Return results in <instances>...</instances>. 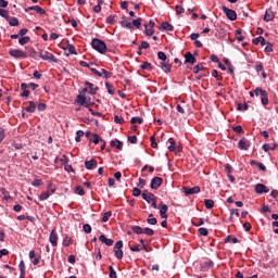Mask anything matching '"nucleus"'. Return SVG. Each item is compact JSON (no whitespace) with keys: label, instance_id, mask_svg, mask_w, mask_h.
I'll return each instance as SVG.
<instances>
[{"label":"nucleus","instance_id":"30","mask_svg":"<svg viewBox=\"0 0 278 278\" xmlns=\"http://www.w3.org/2000/svg\"><path fill=\"white\" fill-rule=\"evenodd\" d=\"M167 142L170 144V146H168V151H170V152H173V151H175V149H177V143L175 142V139H173V138H169L168 140H167Z\"/></svg>","mask_w":278,"mask_h":278},{"label":"nucleus","instance_id":"52","mask_svg":"<svg viewBox=\"0 0 278 278\" xmlns=\"http://www.w3.org/2000/svg\"><path fill=\"white\" fill-rule=\"evenodd\" d=\"M114 23H116V15H110L109 17H106L108 25H114Z\"/></svg>","mask_w":278,"mask_h":278},{"label":"nucleus","instance_id":"10","mask_svg":"<svg viewBox=\"0 0 278 278\" xmlns=\"http://www.w3.org/2000/svg\"><path fill=\"white\" fill-rule=\"evenodd\" d=\"M141 197H142L143 201H147V203H152V201H155V194L149 192L148 190H144L141 193Z\"/></svg>","mask_w":278,"mask_h":278},{"label":"nucleus","instance_id":"2","mask_svg":"<svg viewBox=\"0 0 278 278\" xmlns=\"http://www.w3.org/2000/svg\"><path fill=\"white\" fill-rule=\"evenodd\" d=\"M39 58H41V60H43L45 62H54V64H58V59L49 51L40 50Z\"/></svg>","mask_w":278,"mask_h":278},{"label":"nucleus","instance_id":"41","mask_svg":"<svg viewBox=\"0 0 278 278\" xmlns=\"http://www.w3.org/2000/svg\"><path fill=\"white\" fill-rule=\"evenodd\" d=\"M67 50H68L70 55H77V50L75 49V45L68 43Z\"/></svg>","mask_w":278,"mask_h":278},{"label":"nucleus","instance_id":"32","mask_svg":"<svg viewBox=\"0 0 278 278\" xmlns=\"http://www.w3.org/2000/svg\"><path fill=\"white\" fill-rule=\"evenodd\" d=\"M7 21H9V25H10L11 27H18V18H16V17H10V16H9V18H7Z\"/></svg>","mask_w":278,"mask_h":278},{"label":"nucleus","instance_id":"50","mask_svg":"<svg viewBox=\"0 0 278 278\" xmlns=\"http://www.w3.org/2000/svg\"><path fill=\"white\" fill-rule=\"evenodd\" d=\"M101 74H102V77H104V79H111L112 77V72H108L104 68L101 70Z\"/></svg>","mask_w":278,"mask_h":278},{"label":"nucleus","instance_id":"15","mask_svg":"<svg viewBox=\"0 0 278 278\" xmlns=\"http://www.w3.org/2000/svg\"><path fill=\"white\" fill-rule=\"evenodd\" d=\"M185 62L187 64H197V58H194V55L192 54V52H187L185 54Z\"/></svg>","mask_w":278,"mask_h":278},{"label":"nucleus","instance_id":"49","mask_svg":"<svg viewBox=\"0 0 278 278\" xmlns=\"http://www.w3.org/2000/svg\"><path fill=\"white\" fill-rule=\"evenodd\" d=\"M130 251H132V253H140V251H142V245L140 244L131 245Z\"/></svg>","mask_w":278,"mask_h":278},{"label":"nucleus","instance_id":"57","mask_svg":"<svg viewBox=\"0 0 278 278\" xmlns=\"http://www.w3.org/2000/svg\"><path fill=\"white\" fill-rule=\"evenodd\" d=\"M83 229H84L85 233H92V226H90V224H85L83 226Z\"/></svg>","mask_w":278,"mask_h":278},{"label":"nucleus","instance_id":"26","mask_svg":"<svg viewBox=\"0 0 278 278\" xmlns=\"http://www.w3.org/2000/svg\"><path fill=\"white\" fill-rule=\"evenodd\" d=\"M93 144H99V142H103V139L98 134H92V138L89 139Z\"/></svg>","mask_w":278,"mask_h":278},{"label":"nucleus","instance_id":"40","mask_svg":"<svg viewBox=\"0 0 278 278\" xmlns=\"http://www.w3.org/2000/svg\"><path fill=\"white\" fill-rule=\"evenodd\" d=\"M131 25H132V27L140 29V27L142 26V18L138 17L137 20H134Z\"/></svg>","mask_w":278,"mask_h":278},{"label":"nucleus","instance_id":"18","mask_svg":"<svg viewBox=\"0 0 278 278\" xmlns=\"http://www.w3.org/2000/svg\"><path fill=\"white\" fill-rule=\"evenodd\" d=\"M159 29H163L164 31H175V27L168 22H163Z\"/></svg>","mask_w":278,"mask_h":278},{"label":"nucleus","instance_id":"31","mask_svg":"<svg viewBox=\"0 0 278 278\" xmlns=\"http://www.w3.org/2000/svg\"><path fill=\"white\" fill-rule=\"evenodd\" d=\"M131 231L137 233V236H142V233H144V229H142L140 226H132Z\"/></svg>","mask_w":278,"mask_h":278},{"label":"nucleus","instance_id":"22","mask_svg":"<svg viewBox=\"0 0 278 278\" xmlns=\"http://www.w3.org/2000/svg\"><path fill=\"white\" fill-rule=\"evenodd\" d=\"M111 147L115 148L117 151H123V142L118 139L112 140Z\"/></svg>","mask_w":278,"mask_h":278},{"label":"nucleus","instance_id":"36","mask_svg":"<svg viewBox=\"0 0 278 278\" xmlns=\"http://www.w3.org/2000/svg\"><path fill=\"white\" fill-rule=\"evenodd\" d=\"M131 125H142L144 123V119L142 117H132L130 119Z\"/></svg>","mask_w":278,"mask_h":278},{"label":"nucleus","instance_id":"11","mask_svg":"<svg viewBox=\"0 0 278 278\" xmlns=\"http://www.w3.org/2000/svg\"><path fill=\"white\" fill-rule=\"evenodd\" d=\"M199 192H201V187H199V186H195L192 188H185L186 197H188L190 194H199Z\"/></svg>","mask_w":278,"mask_h":278},{"label":"nucleus","instance_id":"48","mask_svg":"<svg viewBox=\"0 0 278 278\" xmlns=\"http://www.w3.org/2000/svg\"><path fill=\"white\" fill-rule=\"evenodd\" d=\"M84 135H85L84 130H77L75 141L76 142H81V138H84Z\"/></svg>","mask_w":278,"mask_h":278},{"label":"nucleus","instance_id":"47","mask_svg":"<svg viewBox=\"0 0 278 278\" xmlns=\"http://www.w3.org/2000/svg\"><path fill=\"white\" fill-rule=\"evenodd\" d=\"M147 223L149 225H157V218L153 217V214H150L148 219H147Z\"/></svg>","mask_w":278,"mask_h":278},{"label":"nucleus","instance_id":"54","mask_svg":"<svg viewBox=\"0 0 278 278\" xmlns=\"http://www.w3.org/2000/svg\"><path fill=\"white\" fill-rule=\"evenodd\" d=\"M49 197H51V193H49V191H46L39 195V201H47Z\"/></svg>","mask_w":278,"mask_h":278},{"label":"nucleus","instance_id":"27","mask_svg":"<svg viewBox=\"0 0 278 278\" xmlns=\"http://www.w3.org/2000/svg\"><path fill=\"white\" fill-rule=\"evenodd\" d=\"M25 110H26V112H28L29 114H34V112H36V102L29 101V102H28V106H27Z\"/></svg>","mask_w":278,"mask_h":278},{"label":"nucleus","instance_id":"39","mask_svg":"<svg viewBox=\"0 0 278 278\" xmlns=\"http://www.w3.org/2000/svg\"><path fill=\"white\" fill-rule=\"evenodd\" d=\"M161 68L165 72V73H170V65L168 64V62L163 61L161 63Z\"/></svg>","mask_w":278,"mask_h":278},{"label":"nucleus","instance_id":"38","mask_svg":"<svg viewBox=\"0 0 278 278\" xmlns=\"http://www.w3.org/2000/svg\"><path fill=\"white\" fill-rule=\"evenodd\" d=\"M204 205H205L206 210H212V207H214V200L205 199L204 200Z\"/></svg>","mask_w":278,"mask_h":278},{"label":"nucleus","instance_id":"9","mask_svg":"<svg viewBox=\"0 0 278 278\" xmlns=\"http://www.w3.org/2000/svg\"><path fill=\"white\" fill-rule=\"evenodd\" d=\"M238 147L241 151H249L251 148V141H249L247 138H242L239 140Z\"/></svg>","mask_w":278,"mask_h":278},{"label":"nucleus","instance_id":"16","mask_svg":"<svg viewBox=\"0 0 278 278\" xmlns=\"http://www.w3.org/2000/svg\"><path fill=\"white\" fill-rule=\"evenodd\" d=\"M25 88H30V90H36L37 88H40V85L36 84V83H22L21 84V90H25Z\"/></svg>","mask_w":278,"mask_h":278},{"label":"nucleus","instance_id":"28","mask_svg":"<svg viewBox=\"0 0 278 278\" xmlns=\"http://www.w3.org/2000/svg\"><path fill=\"white\" fill-rule=\"evenodd\" d=\"M260 97L262 105H268V92H262Z\"/></svg>","mask_w":278,"mask_h":278},{"label":"nucleus","instance_id":"42","mask_svg":"<svg viewBox=\"0 0 278 278\" xmlns=\"http://www.w3.org/2000/svg\"><path fill=\"white\" fill-rule=\"evenodd\" d=\"M235 34L237 36L238 42H242V40H244V36H242V28L237 29Z\"/></svg>","mask_w":278,"mask_h":278},{"label":"nucleus","instance_id":"13","mask_svg":"<svg viewBox=\"0 0 278 278\" xmlns=\"http://www.w3.org/2000/svg\"><path fill=\"white\" fill-rule=\"evenodd\" d=\"M49 242L52 247H58V232H55V229L50 232Z\"/></svg>","mask_w":278,"mask_h":278},{"label":"nucleus","instance_id":"23","mask_svg":"<svg viewBox=\"0 0 278 278\" xmlns=\"http://www.w3.org/2000/svg\"><path fill=\"white\" fill-rule=\"evenodd\" d=\"M166 212H168V205L161 204V208H160L161 218H168V214H166Z\"/></svg>","mask_w":278,"mask_h":278},{"label":"nucleus","instance_id":"7","mask_svg":"<svg viewBox=\"0 0 278 278\" xmlns=\"http://www.w3.org/2000/svg\"><path fill=\"white\" fill-rule=\"evenodd\" d=\"M162 184H164V179L156 176V177L152 178L151 184H150V188L152 190H157L162 186Z\"/></svg>","mask_w":278,"mask_h":278},{"label":"nucleus","instance_id":"37","mask_svg":"<svg viewBox=\"0 0 278 278\" xmlns=\"http://www.w3.org/2000/svg\"><path fill=\"white\" fill-rule=\"evenodd\" d=\"M224 242H231L232 244H238L239 240L238 238L229 235L227 238L224 240Z\"/></svg>","mask_w":278,"mask_h":278},{"label":"nucleus","instance_id":"3","mask_svg":"<svg viewBox=\"0 0 278 278\" xmlns=\"http://www.w3.org/2000/svg\"><path fill=\"white\" fill-rule=\"evenodd\" d=\"M9 54L11 55V58H14L15 60L27 59V53L25 51L18 50V49L10 50Z\"/></svg>","mask_w":278,"mask_h":278},{"label":"nucleus","instance_id":"55","mask_svg":"<svg viewBox=\"0 0 278 278\" xmlns=\"http://www.w3.org/2000/svg\"><path fill=\"white\" fill-rule=\"evenodd\" d=\"M114 123H116L117 125H123V123H125V118H123V116L115 115Z\"/></svg>","mask_w":278,"mask_h":278},{"label":"nucleus","instance_id":"51","mask_svg":"<svg viewBox=\"0 0 278 278\" xmlns=\"http://www.w3.org/2000/svg\"><path fill=\"white\" fill-rule=\"evenodd\" d=\"M112 216L111 211H108L102 216V223H108L110 220V217Z\"/></svg>","mask_w":278,"mask_h":278},{"label":"nucleus","instance_id":"61","mask_svg":"<svg viewBox=\"0 0 278 278\" xmlns=\"http://www.w3.org/2000/svg\"><path fill=\"white\" fill-rule=\"evenodd\" d=\"M157 58H159V60H161L162 62H166V60H167L166 53H165V52H162V51H160V52L157 53Z\"/></svg>","mask_w":278,"mask_h":278},{"label":"nucleus","instance_id":"53","mask_svg":"<svg viewBox=\"0 0 278 278\" xmlns=\"http://www.w3.org/2000/svg\"><path fill=\"white\" fill-rule=\"evenodd\" d=\"M109 277L110 278H117L118 276L116 275V270H114L113 266H109Z\"/></svg>","mask_w":278,"mask_h":278},{"label":"nucleus","instance_id":"58","mask_svg":"<svg viewBox=\"0 0 278 278\" xmlns=\"http://www.w3.org/2000/svg\"><path fill=\"white\" fill-rule=\"evenodd\" d=\"M237 110L247 112V110H249V104H247V103L240 104V103H239V104L237 105Z\"/></svg>","mask_w":278,"mask_h":278},{"label":"nucleus","instance_id":"63","mask_svg":"<svg viewBox=\"0 0 278 278\" xmlns=\"http://www.w3.org/2000/svg\"><path fill=\"white\" fill-rule=\"evenodd\" d=\"M150 142L152 149H157V141L155 140V136L150 137Z\"/></svg>","mask_w":278,"mask_h":278},{"label":"nucleus","instance_id":"21","mask_svg":"<svg viewBox=\"0 0 278 278\" xmlns=\"http://www.w3.org/2000/svg\"><path fill=\"white\" fill-rule=\"evenodd\" d=\"M85 86L89 88V94H96L99 90V87H94V84L90 81H85Z\"/></svg>","mask_w":278,"mask_h":278},{"label":"nucleus","instance_id":"17","mask_svg":"<svg viewBox=\"0 0 278 278\" xmlns=\"http://www.w3.org/2000/svg\"><path fill=\"white\" fill-rule=\"evenodd\" d=\"M100 242H102V244H105L106 247H112L114 244V240L109 239L108 237H105V235H101L99 237Z\"/></svg>","mask_w":278,"mask_h":278},{"label":"nucleus","instance_id":"20","mask_svg":"<svg viewBox=\"0 0 278 278\" xmlns=\"http://www.w3.org/2000/svg\"><path fill=\"white\" fill-rule=\"evenodd\" d=\"M250 165H251V166H257V168H260V170H263V173H266V165H264V163H262V162L252 160V161L250 162Z\"/></svg>","mask_w":278,"mask_h":278},{"label":"nucleus","instance_id":"24","mask_svg":"<svg viewBox=\"0 0 278 278\" xmlns=\"http://www.w3.org/2000/svg\"><path fill=\"white\" fill-rule=\"evenodd\" d=\"M277 148H278V143H273V146L265 143L262 147L263 151H265L266 153H268V151H276Z\"/></svg>","mask_w":278,"mask_h":278},{"label":"nucleus","instance_id":"35","mask_svg":"<svg viewBox=\"0 0 278 278\" xmlns=\"http://www.w3.org/2000/svg\"><path fill=\"white\" fill-rule=\"evenodd\" d=\"M75 194H78L79 197H84L86 194V191L84 190V187L77 186L74 189Z\"/></svg>","mask_w":278,"mask_h":278},{"label":"nucleus","instance_id":"64","mask_svg":"<svg viewBox=\"0 0 278 278\" xmlns=\"http://www.w3.org/2000/svg\"><path fill=\"white\" fill-rule=\"evenodd\" d=\"M198 233H200V236H208L210 231L207 228H199Z\"/></svg>","mask_w":278,"mask_h":278},{"label":"nucleus","instance_id":"25","mask_svg":"<svg viewBox=\"0 0 278 278\" xmlns=\"http://www.w3.org/2000/svg\"><path fill=\"white\" fill-rule=\"evenodd\" d=\"M253 45H261V47H266V39H264L263 36H260L255 39H253Z\"/></svg>","mask_w":278,"mask_h":278},{"label":"nucleus","instance_id":"4","mask_svg":"<svg viewBox=\"0 0 278 278\" xmlns=\"http://www.w3.org/2000/svg\"><path fill=\"white\" fill-rule=\"evenodd\" d=\"M222 11L224 12V14L227 16V18L229 21H237L238 20V13H236L235 10H231L227 7H222Z\"/></svg>","mask_w":278,"mask_h":278},{"label":"nucleus","instance_id":"62","mask_svg":"<svg viewBox=\"0 0 278 278\" xmlns=\"http://www.w3.org/2000/svg\"><path fill=\"white\" fill-rule=\"evenodd\" d=\"M143 233H146V236H155V231L151 228H144Z\"/></svg>","mask_w":278,"mask_h":278},{"label":"nucleus","instance_id":"44","mask_svg":"<svg viewBox=\"0 0 278 278\" xmlns=\"http://www.w3.org/2000/svg\"><path fill=\"white\" fill-rule=\"evenodd\" d=\"M105 88H106L109 94L114 96L116 93V91L114 90V86H112V84L105 83Z\"/></svg>","mask_w":278,"mask_h":278},{"label":"nucleus","instance_id":"1","mask_svg":"<svg viewBox=\"0 0 278 278\" xmlns=\"http://www.w3.org/2000/svg\"><path fill=\"white\" fill-rule=\"evenodd\" d=\"M91 47L94 49V51H98V53H108V45L99 38H94L91 40Z\"/></svg>","mask_w":278,"mask_h":278},{"label":"nucleus","instance_id":"59","mask_svg":"<svg viewBox=\"0 0 278 278\" xmlns=\"http://www.w3.org/2000/svg\"><path fill=\"white\" fill-rule=\"evenodd\" d=\"M60 162L63 164V166H65L66 164H68V162H71V160L68 159V156H66V154H63L60 159Z\"/></svg>","mask_w":278,"mask_h":278},{"label":"nucleus","instance_id":"14","mask_svg":"<svg viewBox=\"0 0 278 278\" xmlns=\"http://www.w3.org/2000/svg\"><path fill=\"white\" fill-rule=\"evenodd\" d=\"M31 10H34L38 14H47V11L39 5L28 7L27 9H25V12H31Z\"/></svg>","mask_w":278,"mask_h":278},{"label":"nucleus","instance_id":"33","mask_svg":"<svg viewBox=\"0 0 278 278\" xmlns=\"http://www.w3.org/2000/svg\"><path fill=\"white\" fill-rule=\"evenodd\" d=\"M144 26V34L146 36H153V34H155V29L153 27H150V26H147V25H143Z\"/></svg>","mask_w":278,"mask_h":278},{"label":"nucleus","instance_id":"34","mask_svg":"<svg viewBox=\"0 0 278 278\" xmlns=\"http://www.w3.org/2000/svg\"><path fill=\"white\" fill-rule=\"evenodd\" d=\"M141 71H153V65H151V63L149 62H143L140 65Z\"/></svg>","mask_w":278,"mask_h":278},{"label":"nucleus","instance_id":"45","mask_svg":"<svg viewBox=\"0 0 278 278\" xmlns=\"http://www.w3.org/2000/svg\"><path fill=\"white\" fill-rule=\"evenodd\" d=\"M71 244H73V238L66 236L63 239V247H71Z\"/></svg>","mask_w":278,"mask_h":278},{"label":"nucleus","instance_id":"19","mask_svg":"<svg viewBox=\"0 0 278 278\" xmlns=\"http://www.w3.org/2000/svg\"><path fill=\"white\" fill-rule=\"evenodd\" d=\"M274 18L275 13L273 12V9L266 10L264 21H266V23H270V21H273Z\"/></svg>","mask_w":278,"mask_h":278},{"label":"nucleus","instance_id":"60","mask_svg":"<svg viewBox=\"0 0 278 278\" xmlns=\"http://www.w3.org/2000/svg\"><path fill=\"white\" fill-rule=\"evenodd\" d=\"M149 47H151V45H149L148 41H141L139 46V51H142V49H149Z\"/></svg>","mask_w":278,"mask_h":278},{"label":"nucleus","instance_id":"29","mask_svg":"<svg viewBox=\"0 0 278 278\" xmlns=\"http://www.w3.org/2000/svg\"><path fill=\"white\" fill-rule=\"evenodd\" d=\"M122 27H124L125 29H134V24H131V22L127 21V20H123L121 22Z\"/></svg>","mask_w":278,"mask_h":278},{"label":"nucleus","instance_id":"56","mask_svg":"<svg viewBox=\"0 0 278 278\" xmlns=\"http://www.w3.org/2000/svg\"><path fill=\"white\" fill-rule=\"evenodd\" d=\"M29 40H31V38L29 37H22L18 39V43L22 45V46H25L29 42Z\"/></svg>","mask_w":278,"mask_h":278},{"label":"nucleus","instance_id":"43","mask_svg":"<svg viewBox=\"0 0 278 278\" xmlns=\"http://www.w3.org/2000/svg\"><path fill=\"white\" fill-rule=\"evenodd\" d=\"M203 68H205V67L203 66V63H199L198 65L193 66L192 73H194V75H198V73H199L200 71H203Z\"/></svg>","mask_w":278,"mask_h":278},{"label":"nucleus","instance_id":"46","mask_svg":"<svg viewBox=\"0 0 278 278\" xmlns=\"http://www.w3.org/2000/svg\"><path fill=\"white\" fill-rule=\"evenodd\" d=\"M211 75H212V77H215V79H217V81H223V76L218 75V71L212 70Z\"/></svg>","mask_w":278,"mask_h":278},{"label":"nucleus","instance_id":"5","mask_svg":"<svg viewBox=\"0 0 278 278\" xmlns=\"http://www.w3.org/2000/svg\"><path fill=\"white\" fill-rule=\"evenodd\" d=\"M116 260H123V241H117L113 248Z\"/></svg>","mask_w":278,"mask_h":278},{"label":"nucleus","instance_id":"8","mask_svg":"<svg viewBox=\"0 0 278 278\" xmlns=\"http://www.w3.org/2000/svg\"><path fill=\"white\" fill-rule=\"evenodd\" d=\"M76 102L78 105H81L83 108H88V105H90V101H88V98H86V96L81 93L77 96Z\"/></svg>","mask_w":278,"mask_h":278},{"label":"nucleus","instance_id":"12","mask_svg":"<svg viewBox=\"0 0 278 278\" xmlns=\"http://www.w3.org/2000/svg\"><path fill=\"white\" fill-rule=\"evenodd\" d=\"M97 160L91 159L90 161H85V168H87V170H94V168H97Z\"/></svg>","mask_w":278,"mask_h":278},{"label":"nucleus","instance_id":"6","mask_svg":"<svg viewBox=\"0 0 278 278\" xmlns=\"http://www.w3.org/2000/svg\"><path fill=\"white\" fill-rule=\"evenodd\" d=\"M254 190L256 194H268V192H270V189L264 184L255 185Z\"/></svg>","mask_w":278,"mask_h":278}]
</instances>
